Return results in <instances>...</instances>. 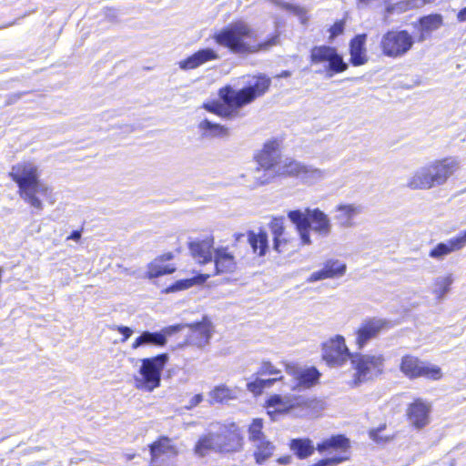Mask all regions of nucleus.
Returning <instances> with one entry per match:
<instances>
[{
    "label": "nucleus",
    "instance_id": "nucleus-51",
    "mask_svg": "<svg viewBox=\"0 0 466 466\" xmlns=\"http://www.w3.org/2000/svg\"><path fill=\"white\" fill-rule=\"evenodd\" d=\"M67 238L72 239L74 241H78L81 238V232L78 230H75L70 234V236Z\"/></svg>",
    "mask_w": 466,
    "mask_h": 466
},
{
    "label": "nucleus",
    "instance_id": "nucleus-25",
    "mask_svg": "<svg viewBox=\"0 0 466 466\" xmlns=\"http://www.w3.org/2000/svg\"><path fill=\"white\" fill-rule=\"evenodd\" d=\"M214 238L208 237L203 240H196L189 243V249L194 258L200 264L212 261V248Z\"/></svg>",
    "mask_w": 466,
    "mask_h": 466
},
{
    "label": "nucleus",
    "instance_id": "nucleus-11",
    "mask_svg": "<svg viewBox=\"0 0 466 466\" xmlns=\"http://www.w3.org/2000/svg\"><path fill=\"white\" fill-rule=\"evenodd\" d=\"M400 370L409 379L424 377L437 380L442 376L441 368L422 361L412 355H405L401 358Z\"/></svg>",
    "mask_w": 466,
    "mask_h": 466
},
{
    "label": "nucleus",
    "instance_id": "nucleus-16",
    "mask_svg": "<svg viewBox=\"0 0 466 466\" xmlns=\"http://www.w3.org/2000/svg\"><path fill=\"white\" fill-rule=\"evenodd\" d=\"M388 322L379 318H369L364 319L355 332V343L358 350H363L367 344L377 338L387 327Z\"/></svg>",
    "mask_w": 466,
    "mask_h": 466
},
{
    "label": "nucleus",
    "instance_id": "nucleus-31",
    "mask_svg": "<svg viewBox=\"0 0 466 466\" xmlns=\"http://www.w3.org/2000/svg\"><path fill=\"white\" fill-rule=\"evenodd\" d=\"M173 258L172 253H167L154 259L148 265L147 276L149 279L157 278L162 275L170 274L175 271V267L166 264L167 261Z\"/></svg>",
    "mask_w": 466,
    "mask_h": 466
},
{
    "label": "nucleus",
    "instance_id": "nucleus-14",
    "mask_svg": "<svg viewBox=\"0 0 466 466\" xmlns=\"http://www.w3.org/2000/svg\"><path fill=\"white\" fill-rule=\"evenodd\" d=\"M183 329L181 324L166 327L159 331L151 332L145 330L136 338L131 344V349L136 350L146 346L164 347L167 343V338Z\"/></svg>",
    "mask_w": 466,
    "mask_h": 466
},
{
    "label": "nucleus",
    "instance_id": "nucleus-36",
    "mask_svg": "<svg viewBox=\"0 0 466 466\" xmlns=\"http://www.w3.org/2000/svg\"><path fill=\"white\" fill-rule=\"evenodd\" d=\"M454 281L452 274L439 276L434 279L431 285V292L436 299L441 300L449 293L450 288Z\"/></svg>",
    "mask_w": 466,
    "mask_h": 466
},
{
    "label": "nucleus",
    "instance_id": "nucleus-40",
    "mask_svg": "<svg viewBox=\"0 0 466 466\" xmlns=\"http://www.w3.org/2000/svg\"><path fill=\"white\" fill-rule=\"evenodd\" d=\"M248 241L254 253H258L259 256H263L266 253L268 248V236L266 232L260 231L256 234L253 231H249Z\"/></svg>",
    "mask_w": 466,
    "mask_h": 466
},
{
    "label": "nucleus",
    "instance_id": "nucleus-3",
    "mask_svg": "<svg viewBox=\"0 0 466 466\" xmlns=\"http://www.w3.org/2000/svg\"><path fill=\"white\" fill-rule=\"evenodd\" d=\"M459 168L451 157L432 161L417 168L408 178L407 187L413 190H428L442 186Z\"/></svg>",
    "mask_w": 466,
    "mask_h": 466
},
{
    "label": "nucleus",
    "instance_id": "nucleus-2",
    "mask_svg": "<svg viewBox=\"0 0 466 466\" xmlns=\"http://www.w3.org/2000/svg\"><path fill=\"white\" fill-rule=\"evenodd\" d=\"M254 35L255 33L248 23L237 21L215 33L213 39L218 45L228 48L234 54L266 51L279 42L278 35L262 43L252 41Z\"/></svg>",
    "mask_w": 466,
    "mask_h": 466
},
{
    "label": "nucleus",
    "instance_id": "nucleus-28",
    "mask_svg": "<svg viewBox=\"0 0 466 466\" xmlns=\"http://www.w3.org/2000/svg\"><path fill=\"white\" fill-rule=\"evenodd\" d=\"M319 377V371L314 367L297 371L295 373V383L291 385V390L309 389L318 382Z\"/></svg>",
    "mask_w": 466,
    "mask_h": 466
},
{
    "label": "nucleus",
    "instance_id": "nucleus-12",
    "mask_svg": "<svg viewBox=\"0 0 466 466\" xmlns=\"http://www.w3.org/2000/svg\"><path fill=\"white\" fill-rule=\"evenodd\" d=\"M262 429L261 419H254L248 427V440L254 448L256 461L259 464L265 462L275 451V445L267 439Z\"/></svg>",
    "mask_w": 466,
    "mask_h": 466
},
{
    "label": "nucleus",
    "instance_id": "nucleus-15",
    "mask_svg": "<svg viewBox=\"0 0 466 466\" xmlns=\"http://www.w3.org/2000/svg\"><path fill=\"white\" fill-rule=\"evenodd\" d=\"M218 441L220 444L221 453L235 452L242 446V437L238 427L235 423L220 424L216 423Z\"/></svg>",
    "mask_w": 466,
    "mask_h": 466
},
{
    "label": "nucleus",
    "instance_id": "nucleus-6",
    "mask_svg": "<svg viewBox=\"0 0 466 466\" xmlns=\"http://www.w3.org/2000/svg\"><path fill=\"white\" fill-rule=\"evenodd\" d=\"M385 360L381 353H353L350 360L355 370L353 385L376 380L384 371Z\"/></svg>",
    "mask_w": 466,
    "mask_h": 466
},
{
    "label": "nucleus",
    "instance_id": "nucleus-18",
    "mask_svg": "<svg viewBox=\"0 0 466 466\" xmlns=\"http://www.w3.org/2000/svg\"><path fill=\"white\" fill-rule=\"evenodd\" d=\"M466 247V230L459 235L449 238L444 242L438 243L429 252V257L435 260H443L452 252L459 251Z\"/></svg>",
    "mask_w": 466,
    "mask_h": 466
},
{
    "label": "nucleus",
    "instance_id": "nucleus-45",
    "mask_svg": "<svg viewBox=\"0 0 466 466\" xmlns=\"http://www.w3.org/2000/svg\"><path fill=\"white\" fill-rule=\"evenodd\" d=\"M344 31V22L339 21L336 22L329 29L330 38H334L339 35H341Z\"/></svg>",
    "mask_w": 466,
    "mask_h": 466
},
{
    "label": "nucleus",
    "instance_id": "nucleus-5",
    "mask_svg": "<svg viewBox=\"0 0 466 466\" xmlns=\"http://www.w3.org/2000/svg\"><path fill=\"white\" fill-rule=\"evenodd\" d=\"M288 218L296 225L301 242L304 245L312 243L310 230L322 238L329 237L332 231L329 218L319 208H306L305 211L292 210L288 213Z\"/></svg>",
    "mask_w": 466,
    "mask_h": 466
},
{
    "label": "nucleus",
    "instance_id": "nucleus-38",
    "mask_svg": "<svg viewBox=\"0 0 466 466\" xmlns=\"http://www.w3.org/2000/svg\"><path fill=\"white\" fill-rule=\"evenodd\" d=\"M290 450L299 459H306L313 454L315 448L309 439H293Z\"/></svg>",
    "mask_w": 466,
    "mask_h": 466
},
{
    "label": "nucleus",
    "instance_id": "nucleus-41",
    "mask_svg": "<svg viewBox=\"0 0 466 466\" xmlns=\"http://www.w3.org/2000/svg\"><path fill=\"white\" fill-rule=\"evenodd\" d=\"M271 230L273 234V248L276 251L281 253L285 252L288 244L287 239L284 238V228L280 221L274 220L271 223Z\"/></svg>",
    "mask_w": 466,
    "mask_h": 466
},
{
    "label": "nucleus",
    "instance_id": "nucleus-30",
    "mask_svg": "<svg viewBox=\"0 0 466 466\" xmlns=\"http://www.w3.org/2000/svg\"><path fill=\"white\" fill-rule=\"evenodd\" d=\"M419 23L420 27L418 41L423 42L433 31L438 30L442 25L443 18L441 15L433 14L422 16L420 18Z\"/></svg>",
    "mask_w": 466,
    "mask_h": 466
},
{
    "label": "nucleus",
    "instance_id": "nucleus-35",
    "mask_svg": "<svg viewBox=\"0 0 466 466\" xmlns=\"http://www.w3.org/2000/svg\"><path fill=\"white\" fill-rule=\"evenodd\" d=\"M238 395L237 388H229L224 384L216 386L210 392L209 398L211 403H224L231 400H236Z\"/></svg>",
    "mask_w": 466,
    "mask_h": 466
},
{
    "label": "nucleus",
    "instance_id": "nucleus-53",
    "mask_svg": "<svg viewBox=\"0 0 466 466\" xmlns=\"http://www.w3.org/2000/svg\"><path fill=\"white\" fill-rule=\"evenodd\" d=\"M291 461V457L290 456H285V457H281L278 460L279 463L280 464H289Z\"/></svg>",
    "mask_w": 466,
    "mask_h": 466
},
{
    "label": "nucleus",
    "instance_id": "nucleus-56",
    "mask_svg": "<svg viewBox=\"0 0 466 466\" xmlns=\"http://www.w3.org/2000/svg\"><path fill=\"white\" fill-rule=\"evenodd\" d=\"M15 99L17 100V99H19L21 97V95L17 94V95H15Z\"/></svg>",
    "mask_w": 466,
    "mask_h": 466
},
{
    "label": "nucleus",
    "instance_id": "nucleus-13",
    "mask_svg": "<svg viewBox=\"0 0 466 466\" xmlns=\"http://www.w3.org/2000/svg\"><path fill=\"white\" fill-rule=\"evenodd\" d=\"M352 354L346 345L344 337L340 335L329 339L322 346V358L332 367H340L349 359L351 360Z\"/></svg>",
    "mask_w": 466,
    "mask_h": 466
},
{
    "label": "nucleus",
    "instance_id": "nucleus-42",
    "mask_svg": "<svg viewBox=\"0 0 466 466\" xmlns=\"http://www.w3.org/2000/svg\"><path fill=\"white\" fill-rule=\"evenodd\" d=\"M257 376H265V375H281V370H279L275 365H273L268 360H262L258 371L256 372Z\"/></svg>",
    "mask_w": 466,
    "mask_h": 466
},
{
    "label": "nucleus",
    "instance_id": "nucleus-47",
    "mask_svg": "<svg viewBox=\"0 0 466 466\" xmlns=\"http://www.w3.org/2000/svg\"><path fill=\"white\" fill-rule=\"evenodd\" d=\"M163 437L160 438L158 441H155L154 443H152L150 445V455H151V458H153V451L155 450V448L159 451V453H166V449L164 447H162L163 445Z\"/></svg>",
    "mask_w": 466,
    "mask_h": 466
},
{
    "label": "nucleus",
    "instance_id": "nucleus-7",
    "mask_svg": "<svg viewBox=\"0 0 466 466\" xmlns=\"http://www.w3.org/2000/svg\"><path fill=\"white\" fill-rule=\"evenodd\" d=\"M314 400L305 395H297L289 393L285 395L273 394L266 400L268 414L272 420H276L278 415L293 413L299 415L313 407Z\"/></svg>",
    "mask_w": 466,
    "mask_h": 466
},
{
    "label": "nucleus",
    "instance_id": "nucleus-29",
    "mask_svg": "<svg viewBox=\"0 0 466 466\" xmlns=\"http://www.w3.org/2000/svg\"><path fill=\"white\" fill-rule=\"evenodd\" d=\"M350 449V440L344 435H335L327 440H324L321 443H319L317 450L320 452L334 451H338L340 455H346Z\"/></svg>",
    "mask_w": 466,
    "mask_h": 466
},
{
    "label": "nucleus",
    "instance_id": "nucleus-1",
    "mask_svg": "<svg viewBox=\"0 0 466 466\" xmlns=\"http://www.w3.org/2000/svg\"><path fill=\"white\" fill-rule=\"evenodd\" d=\"M270 84V78L265 75L248 76L247 86L241 89L236 90L230 86L219 89V97L227 106L218 103H208L204 105V108L218 116H228L232 110L241 108L263 96Z\"/></svg>",
    "mask_w": 466,
    "mask_h": 466
},
{
    "label": "nucleus",
    "instance_id": "nucleus-39",
    "mask_svg": "<svg viewBox=\"0 0 466 466\" xmlns=\"http://www.w3.org/2000/svg\"><path fill=\"white\" fill-rule=\"evenodd\" d=\"M328 176L326 170L304 164L299 179L308 185H313L323 180Z\"/></svg>",
    "mask_w": 466,
    "mask_h": 466
},
{
    "label": "nucleus",
    "instance_id": "nucleus-8",
    "mask_svg": "<svg viewBox=\"0 0 466 466\" xmlns=\"http://www.w3.org/2000/svg\"><path fill=\"white\" fill-rule=\"evenodd\" d=\"M169 356L167 353L141 360L139 376L135 378L136 388L152 391L160 385L161 372L167 363Z\"/></svg>",
    "mask_w": 466,
    "mask_h": 466
},
{
    "label": "nucleus",
    "instance_id": "nucleus-22",
    "mask_svg": "<svg viewBox=\"0 0 466 466\" xmlns=\"http://www.w3.org/2000/svg\"><path fill=\"white\" fill-rule=\"evenodd\" d=\"M216 425L212 424L208 431L199 437L195 445V453L204 457L211 452L221 453V446L218 444Z\"/></svg>",
    "mask_w": 466,
    "mask_h": 466
},
{
    "label": "nucleus",
    "instance_id": "nucleus-9",
    "mask_svg": "<svg viewBox=\"0 0 466 466\" xmlns=\"http://www.w3.org/2000/svg\"><path fill=\"white\" fill-rule=\"evenodd\" d=\"M309 59L312 65H322L326 77H332L334 75L342 73L348 69V64L338 53L335 47L322 45L311 48Z\"/></svg>",
    "mask_w": 466,
    "mask_h": 466
},
{
    "label": "nucleus",
    "instance_id": "nucleus-17",
    "mask_svg": "<svg viewBox=\"0 0 466 466\" xmlns=\"http://www.w3.org/2000/svg\"><path fill=\"white\" fill-rule=\"evenodd\" d=\"M181 325L183 328L188 327L190 329V333L187 339L188 345L202 349L209 343L213 334V325L207 317H204L199 322Z\"/></svg>",
    "mask_w": 466,
    "mask_h": 466
},
{
    "label": "nucleus",
    "instance_id": "nucleus-46",
    "mask_svg": "<svg viewBox=\"0 0 466 466\" xmlns=\"http://www.w3.org/2000/svg\"><path fill=\"white\" fill-rule=\"evenodd\" d=\"M116 329L123 335L122 342L127 341L133 334V329L127 326H116Z\"/></svg>",
    "mask_w": 466,
    "mask_h": 466
},
{
    "label": "nucleus",
    "instance_id": "nucleus-48",
    "mask_svg": "<svg viewBox=\"0 0 466 466\" xmlns=\"http://www.w3.org/2000/svg\"><path fill=\"white\" fill-rule=\"evenodd\" d=\"M282 379H283V377L281 375L272 378V379H267V380L262 379L263 387H264V389L270 388L273 386V384L276 381L282 380Z\"/></svg>",
    "mask_w": 466,
    "mask_h": 466
},
{
    "label": "nucleus",
    "instance_id": "nucleus-33",
    "mask_svg": "<svg viewBox=\"0 0 466 466\" xmlns=\"http://www.w3.org/2000/svg\"><path fill=\"white\" fill-rule=\"evenodd\" d=\"M198 129L201 131V136L206 138H226L230 135L228 127L214 124L208 119H204L198 124Z\"/></svg>",
    "mask_w": 466,
    "mask_h": 466
},
{
    "label": "nucleus",
    "instance_id": "nucleus-50",
    "mask_svg": "<svg viewBox=\"0 0 466 466\" xmlns=\"http://www.w3.org/2000/svg\"><path fill=\"white\" fill-rule=\"evenodd\" d=\"M457 19L460 22H465L466 21V6L460 10V12L457 15Z\"/></svg>",
    "mask_w": 466,
    "mask_h": 466
},
{
    "label": "nucleus",
    "instance_id": "nucleus-4",
    "mask_svg": "<svg viewBox=\"0 0 466 466\" xmlns=\"http://www.w3.org/2000/svg\"><path fill=\"white\" fill-rule=\"evenodd\" d=\"M9 176L18 185L20 197L33 208L43 209L36 195H46L48 187L39 180L37 167L29 161L20 162L12 167Z\"/></svg>",
    "mask_w": 466,
    "mask_h": 466
},
{
    "label": "nucleus",
    "instance_id": "nucleus-19",
    "mask_svg": "<svg viewBox=\"0 0 466 466\" xmlns=\"http://www.w3.org/2000/svg\"><path fill=\"white\" fill-rule=\"evenodd\" d=\"M256 160L262 168L276 170L281 161L279 143L275 139L267 141L256 155Z\"/></svg>",
    "mask_w": 466,
    "mask_h": 466
},
{
    "label": "nucleus",
    "instance_id": "nucleus-49",
    "mask_svg": "<svg viewBox=\"0 0 466 466\" xmlns=\"http://www.w3.org/2000/svg\"><path fill=\"white\" fill-rule=\"evenodd\" d=\"M202 400H203L202 394H197L191 398V400L189 401V405H190V407H195V406L198 405Z\"/></svg>",
    "mask_w": 466,
    "mask_h": 466
},
{
    "label": "nucleus",
    "instance_id": "nucleus-10",
    "mask_svg": "<svg viewBox=\"0 0 466 466\" xmlns=\"http://www.w3.org/2000/svg\"><path fill=\"white\" fill-rule=\"evenodd\" d=\"M414 42L413 36L407 30H389L382 35L380 47L385 56L398 58L405 56Z\"/></svg>",
    "mask_w": 466,
    "mask_h": 466
},
{
    "label": "nucleus",
    "instance_id": "nucleus-55",
    "mask_svg": "<svg viewBox=\"0 0 466 466\" xmlns=\"http://www.w3.org/2000/svg\"><path fill=\"white\" fill-rule=\"evenodd\" d=\"M244 237H245V236H244V234H238V235H236V239H237L238 241H239V240H240V238H244Z\"/></svg>",
    "mask_w": 466,
    "mask_h": 466
},
{
    "label": "nucleus",
    "instance_id": "nucleus-21",
    "mask_svg": "<svg viewBox=\"0 0 466 466\" xmlns=\"http://www.w3.org/2000/svg\"><path fill=\"white\" fill-rule=\"evenodd\" d=\"M346 269L347 266L345 263L339 259H329L324 263L321 269L310 274L307 279V282L313 283L327 279L340 278L344 276Z\"/></svg>",
    "mask_w": 466,
    "mask_h": 466
},
{
    "label": "nucleus",
    "instance_id": "nucleus-24",
    "mask_svg": "<svg viewBox=\"0 0 466 466\" xmlns=\"http://www.w3.org/2000/svg\"><path fill=\"white\" fill-rule=\"evenodd\" d=\"M335 210L338 225L343 228H350L354 226L353 219L362 212V207L356 204L339 205Z\"/></svg>",
    "mask_w": 466,
    "mask_h": 466
},
{
    "label": "nucleus",
    "instance_id": "nucleus-43",
    "mask_svg": "<svg viewBox=\"0 0 466 466\" xmlns=\"http://www.w3.org/2000/svg\"><path fill=\"white\" fill-rule=\"evenodd\" d=\"M194 280L192 279L177 280L172 286L167 289V292H175L178 290L187 289L192 287Z\"/></svg>",
    "mask_w": 466,
    "mask_h": 466
},
{
    "label": "nucleus",
    "instance_id": "nucleus-20",
    "mask_svg": "<svg viewBox=\"0 0 466 466\" xmlns=\"http://www.w3.org/2000/svg\"><path fill=\"white\" fill-rule=\"evenodd\" d=\"M431 405L421 399H417L408 409V417L416 429H422L430 423Z\"/></svg>",
    "mask_w": 466,
    "mask_h": 466
},
{
    "label": "nucleus",
    "instance_id": "nucleus-26",
    "mask_svg": "<svg viewBox=\"0 0 466 466\" xmlns=\"http://www.w3.org/2000/svg\"><path fill=\"white\" fill-rule=\"evenodd\" d=\"M163 446L166 449V453H160L155 448L153 451V458H151L152 466H176V458L177 451L176 447L171 443V440L163 437Z\"/></svg>",
    "mask_w": 466,
    "mask_h": 466
},
{
    "label": "nucleus",
    "instance_id": "nucleus-27",
    "mask_svg": "<svg viewBox=\"0 0 466 466\" xmlns=\"http://www.w3.org/2000/svg\"><path fill=\"white\" fill-rule=\"evenodd\" d=\"M367 35H356L350 43V63L355 66H362L368 62L367 50L365 47Z\"/></svg>",
    "mask_w": 466,
    "mask_h": 466
},
{
    "label": "nucleus",
    "instance_id": "nucleus-23",
    "mask_svg": "<svg viewBox=\"0 0 466 466\" xmlns=\"http://www.w3.org/2000/svg\"><path fill=\"white\" fill-rule=\"evenodd\" d=\"M219 58V55L214 49L203 48L199 49L186 59L181 60L178 65L183 70H190L198 68L209 61L218 60Z\"/></svg>",
    "mask_w": 466,
    "mask_h": 466
},
{
    "label": "nucleus",
    "instance_id": "nucleus-44",
    "mask_svg": "<svg viewBox=\"0 0 466 466\" xmlns=\"http://www.w3.org/2000/svg\"><path fill=\"white\" fill-rule=\"evenodd\" d=\"M247 389L255 395L261 394L264 390L262 379L257 377L253 381L248 382Z\"/></svg>",
    "mask_w": 466,
    "mask_h": 466
},
{
    "label": "nucleus",
    "instance_id": "nucleus-52",
    "mask_svg": "<svg viewBox=\"0 0 466 466\" xmlns=\"http://www.w3.org/2000/svg\"><path fill=\"white\" fill-rule=\"evenodd\" d=\"M379 431H380V430H372L370 432V438L373 439L375 441H380Z\"/></svg>",
    "mask_w": 466,
    "mask_h": 466
},
{
    "label": "nucleus",
    "instance_id": "nucleus-54",
    "mask_svg": "<svg viewBox=\"0 0 466 466\" xmlns=\"http://www.w3.org/2000/svg\"><path fill=\"white\" fill-rule=\"evenodd\" d=\"M290 76H291V72L290 71L284 70L279 75H278L277 77L287 78V77H289Z\"/></svg>",
    "mask_w": 466,
    "mask_h": 466
},
{
    "label": "nucleus",
    "instance_id": "nucleus-32",
    "mask_svg": "<svg viewBox=\"0 0 466 466\" xmlns=\"http://www.w3.org/2000/svg\"><path fill=\"white\" fill-rule=\"evenodd\" d=\"M214 264L218 274L233 272L236 268L233 255L223 248L215 250Z\"/></svg>",
    "mask_w": 466,
    "mask_h": 466
},
{
    "label": "nucleus",
    "instance_id": "nucleus-37",
    "mask_svg": "<svg viewBox=\"0 0 466 466\" xmlns=\"http://www.w3.org/2000/svg\"><path fill=\"white\" fill-rule=\"evenodd\" d=\"M248 176L252 177V181L248 185L251 188L266 185L271 182V180L277 176L275 170L262 168L260 166L252 170Z\"/></svg>",
    "mask_w": 466,
    "mask_h": 466
},
{
    "label": "nucleus",
    "instance_id": "nucleus-34",
    "mask_svg": "<svg viewBox=\"0 0 466 466\" xmlns=\"http://www.w3.org/2000/svg\"><path fill=\"white\" fill-rule=\"evenodd\" d=\"M303 167V163L293 158L286 157L281 159V161L279 163V166H277V169L275 170V174H277V176L293 177L299 178Z\"/></svg>",
    "mask_w": 466,
    "mask_h": 466
}]
</instances>
